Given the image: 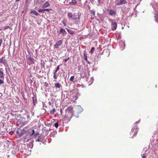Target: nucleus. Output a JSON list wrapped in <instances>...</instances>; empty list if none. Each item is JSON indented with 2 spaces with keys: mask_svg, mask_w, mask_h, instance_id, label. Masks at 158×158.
<instances>
[{
  "mask_svg": "<svg viewBox=\"0 0 158 158\" xmlns=\"http://www.w3.org/2000/svg\"><path fill=\"white\" fill-rule=\"evenodd\" d=\"M111 24L112 29L113 30H115L116 29L117 27V24L113 20H111Z\"/></svg>",
  "mask_w": 158,
  "mask_h": 158,
  "instance_id": "nucleus-5",
  "label": "nucleus"
},
{
  "mask_svg": "<svg viewBox=\"0 0 158 158\" xmlns=\"http://www.w3.org/2000/svg\"><path fill=\"white\" fill-rule=\"evenodd\" d=\"M51 9H44V11H49V10H51Z\"/></svg>",
  "mask_w": 158,
  "mask_h": 158,
  "instance_id": "nucleus-37",
  "label": "nucleus"
},
{
  "mask_svg": "<svg viewBox=\"0 0 158 158\" xmlns=\"http://www.w3.org/2000/svg\"><path fill=\"white\" fill-rule=\"evenodd\" d=\"M38 12H41L44 11V9H40L38 10Z\"/></svg>",
  "mask_w": 158,
  "mask_h": 158,
  "instance_id": "nucleus-29",
  "label": "nucleus"
},
{
  "mask_svg": "<svg viewBox=\"0 0 158 158\" xmlns=\"http://www.w3.org/2000/svg\"><path fill=\"white\" fill-rule=\"evenodd\" d=\"M55 85L56 88H60L61 87V85L58 83H55Z\"/></svg>",
  "mask_w": 158,
  "mask_h": 158,
  "instance_id": "nucleus-15",
  "label": "nucleus"
},
{
  "mask_svg": "<svg viewBox=\"0 0 158 158\" xmlns=\"http://www.w3.org/2000/svg\"><path fill=\"white\" fill-rule=\"evenodd\" d=\"M85 74L86 73L85 72H82L81 74V77L83 78H84L85 77Z\"/></svg>",
  "mask_w": 158,
  "mask_h": 158,
  "instance_id": "nucleus-19",
  "label": "nucleus"
},
{
  "mask_svg": "<svg viewBox=\"0 0 158 158\" xmlns=\"http://www.w3.org/2000/svg\"><path fill=\"white\" fill-rule=\"evenodd\" d=\"M2 39H0V47L1 46L2 43Z\"/></svg>",
  "mask_w": 158,
  "mask_h": 158,
  "instance_id": "nucleus-38",
  "label": "nucleus"
},
{
  "mask_svg": "<svg viewBox=\"0 0 158 158\" xmlns=\"http://www.w3.org/2000/svg\"><path fill=\"white\" fill-rule=\"evenodd\" d=\"M73 113L71 112L68 111L66 113L64 117L63 118V120L66 122H69L72 117Z\"/></svg>",
  "mask_w": 158,
  "mask_h": 158,
  "instance_id": "nucleus-1",
  "label": "nucleus"
},
{
  "mask_svg": "<svg viewBox=\"0 0 158 158\" xmlns=\"http://www.w3.org/2000/svg\"><path fill=\"white\" fill-rule=\"evenodd\" d=\"M16 2H18L19 1V0H16Z\"/></svg>",
  "mask_w": 158,
  "mask_h": 158,
  "instance_id": "nucleus-47",
  "label": "nucleus"
},
{
  "mask_svg": "<svg viewBox=\"0 0 158 158\" xmlns=\"http://www.w3.org/2000/svg\"><path fill=\"white\" fill-rule=\"evenodd\" d=\"M0 78L2 79H4V74L2 68L0 69Z\"/></svg>",
  "mask_w": 158,
  "mask_h": 158,
  "instance_id": "nucleus-9",
  "label": "nucleus"
},
{
  "mask_svg": "<svg viewBox=\"0 0 158 158\" xmlns=\"http://www.w3.org/2000/svg\"><path fill=\"white\" fill-rule=\"evenodd\" d=\"M28 60L31 62L32 63H34V62L33 60V59L31 57H29L28 58Z\"/></svg>",
  "mask_w": 158,
  "mask_h": 158,
  "instance_id": "nucleus-22",
  "label": "nucleus"
},
{
  "mask_svg": "<svg viewBox=\"0 0 158 158\" xmlns=\"http://www.w3.org/2000/svg\"><path fill=\"white\" fill-rule=\"evenodd\" d=\"M40 135V134L38 132H35V134L34 135L35 136H37Z\"/></svg>",
  "mask_w": 158,
  "mask_h": 158,
  "instance_id": "nucleus-34",
  "label": "nucleus"
},
{
  "mask_svg": "<svg viewBox=\"0 0 158 158\" xmlns=\"http://www.w3.org/2000/svg\"><path fill=\"white\" fill-rule=\"evenodd\" d=\"M27 131H25L23 129H19L18 130L17 132L19 136H21L24 134L27 133Z\"/></svg>",
  "mask_w": 158,
  "mask_h": 158,
  "instance_id": "nucleus-3",
  "label": "nucleus"
},
{
  "mask_svg": "<svg viewBox=\"0 0 158 158\" xmlns=\"http://www.w3.org/2000/svg\"><path fill=\"white\" fill-rule=\"evenodd\" d=\"M28 0H26V1L27 2Z\"/></svg>",
  "mask_w": 158,
  "mask_h": 158,
  "instance_id": "nucleus-49",
  "label": "nucleus"
},
{
  "mask_svg": "<svg viewBox=\"0 0 158 158\" xmlns=\"http://www.w3.org/2000/svg\"><path fill=\"white\" fill-rule=\"evenodd\" d=\"M127 3L126 0H117L116 1V5H120Z\"/></svg>",
  "mask_w": 158,
  "mask_h": 158,
  "instance_id": "nucleus-4",
  "label": "nucleus"
},
{
  "mask_svg": "<svg viewBox=\"0 0 158 158\" xmlns=\"http://www.w3.org/2000/svg\"><path fill=\"white\" fill-rule=\"evenodd\" d=\"M155 20V21L158 23V13L156 14L154 16Z\"/></svg>",
  "mask_w": 158,
  "mask_h": 158,
  "instance_id": "nucleus-14",
  "label": "nucleus"
},
{
  "mask_svg": "<svg viewBox=\"0 0 158 158\" xmlns=\"http://www.w3.org/2000/svg\"><path fill=\"white\" fill-rule=\"evenodd\" d=\"M37 2L39 4L42 3L43 2L42 0H38L37 1Z\"/></svg>",
  "mask_w": 158,
  "mask_h": 158,
  "instance_id": "nucleus-30",
  "label": "nucleus"
},
{
  "mask_svg": "<svg viewBox=\"0 0 158 158\" xmlns=\"http://www.w3.org/2000/svg\"><path fill=\"white\" fill-rule=\"evenodd\" d=\"M31 132H32V133L30 135L31 136H32L33 135L34 136V135L35 133V131L33 129H31Z\"/></svg>",
  "mask_w": 158,
  "mask_h": 158,
  "instance_id": "nucleus-20",
  "label": "nucleus"
},
{
  "mask_svg": "<svg viewBox=\"0 0 158 158\" xmlns=\"http://www.w3.org/2000/svg\"><path fill=\"white\" fill-rule=\"evenodd\" d=\"M66 33V32L65 31L64 29L62 28H60V33H59V34L60 33H61L63 34V35H65Z\"/></svg>",
  "mask_w": 158,
  "mask_h": 158,
  "instance_id": "nucleus-10",
  "label": "nucleus"
},
{
  "mask_svg": "<svg viewBox=\"0 0 158 158\" xmlns=\"http://www.w3.org/2000/svg\"><path fill=\"white\" fill-rule=\"evenodd\" d=\"M13 132H10L9 133L11 135H12V134H13Z\"/></svg>",
  "mask_w": 158,
  "mask_h": 158,
  "instance_id": "nucleus-45",
  "label": "nucleus"
},
{
  "mask_svg": "<svg viewBox=\"0 0 158 158\" xmlns=\"http://www.w3.org/2000/svg\"><path fill=\"white\" fill-rule=\"evenodd\" d=\"M67 31H68V32L71 34H73L74 33V31L71 30L67 29Z\"/></svg>",
  "mask_w": 158,
  "mask_h": 158,
  "instance_id": "nucleus-16",
  "label": "nucleus"
},
{
  "mask_svg": "<svg viewBox=\"0 0 158 158\" xmlns=\"http://www.w3.org/2000/svg\"><path fill=\"white\" fill-rule=\"evenodd\" d=\"M69 58L68 57L67 59H65L64 60V61H65V62H66L69 59Z\"/></svg>",
  "mask_w": 158,
  "mask_h": 158,
  "instance_id": "nucleus-41",
  "label": "nucleus"
},
{
  "mask_svg": "<svg viewBox=\"0 0 158 158\" xmlns=\"http://www.w3.org/2000/svg\"><path fill=\"white\" fill-rule=\"evenodd\" d=\"M74 76H72L71 77L70 79V81H73V80L74 79Z\"/></svg>",
  "mask_w": 158,
  "mask_h": 158,
  "instance_id": "nucleus-27",
  "label": "nucleus"
},
{
  "mask_svg": "<svg viewBox=\"0 0 158 158\" xmlns=\"http://www.w3.org/2000/svg\"><path fill=\"white\" fill-rule=\"evenodd\" d=\"M90 1L91 3H93L94 2V0H90Z\"/></svg>",
  "mask_w": 158,
  "mask_h": 158,
  "instance_id": "nucleus-42",
  "label": "nucleus"
},
{
  "mask_svg": "<svg viewBox=\"0 0 158 158\" xmlns=\"http://www.w3.org/2000/svg\"><path fill=\"white\" fill-rule=\"evenodd\" d=\"M84 59L86 60H87V54L86 53H84Z\"/></svg>",
  "mask_w": 158,
  "mask_h": 158,
  "instance_id": "nucleus-25",
  "label": "nucleus"
},
{
  "mask_svg": "<svg viewBox=\"0 0 158 158\" xmlns=\"http://www.w3.org/2000/svg\"><path fill=\"white\" fill-rule=\"evenodd\" d=\"M91 13L93 15H95V11L93 10H92L90 11Z\"/></svg>",
  "mask_w": 158,
  "mask_h": 158,
  "instance_id": "nucleus-28",
  "label": "nucleus"
},
{
  "mask_svg": "<svg viewBox=\"0 0 158 158\" xmlns=\"http://www.w3.org/2000/svg\"><path fill=\"white\" fill-rule=\"evenodd\" d=\"M79 14L77 13H75L73 15L72 19L74 20H75L78 19L79 18Z\"/></svg>",
  "mask_w": 158,
  "mask_h": 158,
  "instance_id": "nucleus-8",
  "label": "nucleus"
},
{
  "mask_svg": "<svg viewBox=\"0 0 158 158\" xmlns=\"http://www.w3.org/2000/svg\"><path fill=\"white\" fill-rule=\"evenodd\" d=\"M3 80L4 79H0V85L4 83Z\"/></svg>",
  "mask_w": 158,
  "mask_h": 158,
  "instance_id": "nucleus-33",
  "label": "nucleus"
},
{
  "mask_svg": "<svg viewBox=\"0 0 158 158\" xmlns=\"http://www.w3.org/2000/svg\"><path fill=\"white\" fill-rule=\"evenodd\" d=\"M56 73H55L54 72L53 73V77L55 79H57V77L56 76Z\"/></svg>",
  "mask_w": 158,
  "mask_h": 158,
  "instance_id": "nucleus-36",
  "label": "nucleus"
},
{
  "mask_svg": "<svg viewBox=\"0 0 158 158\" xmlns=\"http://www.w3.org/2000/svg\"><path fill=\"white\" fill-rule=\"evenodd\" d=\"M101 2V0H98V3H100Z\"/></svg>",
  "mask_w": 158,
  "mask_h": 158,
  "instance_id": "nucleus-44",
  "label": "nucleus"
},
{
  "mask_svg": "<svg viewBox=\"0 0 158 158\" xmlns=\"http://www.w3.org/2000/svg\"><path fill=\"white\" fill-rule=\"evenodd\" d=\"M58 123H59L58 122H57V123H55V127L56 128H57L59 126Z\"/></svg>",
  "mask_w": 158,
  "mask_h": 158,
  "instance_id": "nucleus-31",
  "label": "nucleus"
},
{
  "mask_svg": "<svg viewBox=\"0 0 158 158\" xmlns=\"http://www.w3.org/2000/svg\"><path fill=\"white\" fill-rule=\"evenodd\" d=\"M142 157L143 158H146V157L145 154H143L142 155Z\"/></svg>",
  "mask_w": 158,
  "mask_h": 158,
  "instance_id": "nucleus-39",
  "label": "nucleus"
},
{
  "mask_svg": "<svg viewBox=\"0 0 158 158\" xmlns=\"http://www.w3.org/2000/svg\"><path fill=\"white\" fill-rule=\"evenodd\" d=\"M37 141H39H39H40V140H39V139H38V140H37Z\"/></svg>",
  "mask_w": 158,
  "mask_h": 158,
  "instance_id": "nucleus-48",
  "label": "nucleus"
},
{
  "mask_svg": "<svg viewBox=\"0 0 158 158\" xmlns=\"http://www.w3.org/2000/svg\"><path fill=\"white\" fill-rule=\"evenodd\" d=\"M107 11H108L109 15H115L116 14V11L108 9Z\"/></svg>",
  "mask_w": 158,
  "mask_h": 158,
  "instance_id": "nucleus-7",
  "label": "nucleus"
},
{
  "mask_svg": "<svg viewBox=\"0 0 158 158\" xmlns=\"http://www.w3.org/2000/svg\"><path fill=\"white\" fill-rule=\"evenodd\" d=\"M63 41L62 40H59L54 45V47L56 48H59V46L61 45L62 44Z\"/></svg>",
  "mask_w": 158,
  "mask_h": 158,
  "instance_id": "nucleus-6",
  "label": "nucleus"
},
{
  "mask_svg": "<svg viewBox=\"0 0 158 158\" xmlns=\"http://www.w3.org/2000/svg\"><path fill=\"white\" fill-rule=\"evenodd\" d=\"M80 0V1H81V0Z\"/></svg>",
  "mask_w": 158,
  "mask_h": 158,
  "instance_id": "nucleus-50",
  "label": "nucleus"
},
{
  "mask_svg": "<svg viewBox=\"0 0 158 158\" xmlns=\"http://www.w3.org/2000/svg\"><path fill=\"white\" fill-rule=\"evenodd\" d=\"M30 13L33 14L36 16H38V13L35 11H31Z\"/></svg>",
  "mask_w": 158,
  "mask_h": 158,
  "instance_id": "nucleus-18",
  "label": "nucleus"
},
{
  "mask_svg": "<svg viewBox=\"0 0 158 158\" xmlns=\"http://www.w3.org/2000/svg\"><path fill=\"white\" fill-rule=\"evenodd\" d=\"M139 131L137 126L135 124L133 126L132 128L131 131V134L133 135V137L135 136Z\"/></svg>",
  "mask_w": 158,
  "mask_h": 158,
  "instance_id": "nucleus-2",
  "label": "nucleus"
},
{
  "mask_svg": "<svg viewBox=\"0 0 158 158\" xmlns=\"http://www.w3.org/2000/svg\"><path fill=\"white\" fill-rule=\"evenodd\" d=\"M60 66V65H58L57 66L55 71H54V72H55V73H56L57 72V71H58L59 70Z\"/></svg>",
  "mask_w": 158,
  "mask_h": 158,
  "instance_id": "nucleus-26",
  "label": "nucleus"
},
{
  "mask_svg": "<svg viewBox=\"0 0 158 158\" xmlns=\"http://www.w3.org/2000/svg\"><path fill=\"white\" fill-rule=\"evenodd\" d=\"M31 132H32V133L30 135L31 136H32L33 135L34 136V135L35 133V131L33 129H31Z\"/></svg>",
  "mask_w": 158,
  "mask_h": 158,
  "instance_id": "nucleus-21",
  "label": "nucleus"
},
{
  "mask_svg": "<svg viewBox=\"0 0 158 158\" xmlns=\"http://www.w3.org/2000/svg\"><path fill=\"white\" fill-rule=\"evenodd\" d=\"M9 28V26H7L5 27H4V29L5 30V29H8V28Z\"/></svg>",
  "mask_w": 158,
  "mask_h": 158,
  "instance_id": "nucleus-40",
  "label": "nucleus"
},
{
  "mask_svg": "<svg viewBox=\"0 0 158 158\" xmlns=\"http://www.w3.org/2000/svg\"><path fill=\"white\" fill-rule=\"evenodd\" d=\"M62 23H63V24L64 25V26H65V24L64 22L63 21Z\"/></svg>",
  "mask_w": 158,
  "mask_h": 158,
  "instance_id": "nucleus-46",
  "label": "nucleus"
},
{
  "mask_svg": "<svg viewBox=\"0 0 158 158\" xmlns=\"http://www.w3.org/2000/svg\"><path fill=\"white\" fill-rule=\"evenodd\" d=\"M27 131V134H29L30 135L31 133V129H30L29 130V131Z\"/></svg>",
  "mask_w": 158,
  "mask_h": 158,
  "instance_id": "nucleus-32",
  "label": "nucleus"
},
{
  "mask_svg": "<svg viewBox=\"0 0 158 158\" xmlns=\"http://www.w3.org/2000/svg\"><path fill=\"white\" fill-rule=\"evenodd\" d=\"M68 17L69 18H73V15L72 13L68 12L67 14Z\"/></svg>",
  "mask_w": 158,
  "mask_h": 158,
  "instance_id": "nucleus-17",
  "label": "nucleus"
},
{
  "mask_svg": "<svg viewBox=\"0 0 158 158\" xmlns=\"http://www.w3.org/2000/svg\"><path fill=\"white\" fill-rule=\"evenodd\" d=\"M49 6V4L48 2H46L43 5L42 8H45L48 7Z\"/></svg>",
  "mask_w": 158,
  "mask_h": 158,
  "instance_id": "nucleus-11",
  "label": "nucleus"
},
{
  "mask_svg": "<svg viewBox=\"0 0 158 158\" xmlns=\"http://www.w3.org/2000/svg\"><path fill=\"white\" fill-rule=\"evenodd\" d=\"M60 112L61 114H62V109H60Z\"/></svg>",
  "mask_w": 158,
  "mask_h": 158,
  "instance_id": "nucleus-43",
  "label": "nucleus"
},
{
  "mask_svg": "<svg viewBox=\"0 0 158 158\" xmlns=\"http://www.w3.org/2000/svg\"><path fill=\"white\" fill-rule=\"evenodd\" d=\"M77 2L76 0H72L69 3L70 5H75Z\"/></svg>",
  "mask_w": 158,
  "mask_h": 158,
  "instance_id": "nucleus-13",
  "label": "nucleus"
},
{
  "mask_svg": "<svg viewBox=\"0 0 158 158\" xmlns=\"http://www.w3.org/2000/svg\"><path fill=\"white\" fill-rule=\"evenodd\" d=\"M0 63H2L3 64H5L6 63V61L4 57H2L0 59Z\"/></svg>",
  "mask_w": 158,
  "mask_h": 158,
  "instance_id": "nucleus-12",
  "label": "nucleus"
},
{
  "mask_svg": "<svg viewBox=\"0 0 158 158\" xmlns=\"http://www.w3.org/2000/svg\"><path fill=\"white\" fill-rule=\"evenodd\" d=\"M32 102L34 105L36 104L35 103V98L34 97H32Z\"/></svg>",
  "mask_w": 158,
  "mask_h": 158,
  "instance_id": "nucleus-24",
  "label": "nucleus"
},
{
  "mask_svg": "<svg viewBox=\"0 0 158 158\" xmlns=\"http://www.w3.org/2000/svg\"><path fill=\"white\" fill-rule=\"evenodd\" d=\"M55 111H56V110L55 108H54L52 110H51L50 114H54Z\"/></svg>",
  "mask_w": 158,
  "mask_h": 158,
  "instance_id": "nucleus-23",
  "label": "nucleus"
},
{
  "mask_svg": "<svg viewBox=\"0 0 158 158\" xmlns=\"http://www.w3.org/2000/svg\"><path fill=\"white\" fill-rule=\"evenodd\" d=\"M94 49H95L94 48V47H93L91 48V50H90L91 53H92L93 52V51L94 50Z\"/></svg>",
  "mask_w": 158,
  "mask_h": 158,
  "instance_id": "nucleus-35",
  "label": "nucleus"
}]
</instances>
